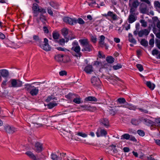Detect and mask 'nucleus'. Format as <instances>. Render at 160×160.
Instances as JSON below:
<instances>
[{
    "mask_svg": "<svg viewBox=\"0 0 160 160\" xmlns=\"http://www.w3.org/2000/svg\"><path fill=\"white\" fill-rule=\"evenodd\" d=\"M72 45L73 47L71 48V49L76 53V54L74 56L76 57H80L81 56V53L80 52L81 48L78 42L75 41L72 42Z\"/></svg>",
    "mask_w": 160,
    "mask_h": 160,
    "instance_id": "3",
    "label": "nucleus"
},
{
    "mask_svg": "<svg viewBox=\"0 0 160 160\" xmlns=\"http://www.w3.org/2000/svg\"><path fill=\"white\" fill-rule=\"evenodd\" d=\"M7 78H6L5 80H4L2 81L1 85V87L2 88H5V86H6V85H7Z\"/></svg>",
    "mask_w": 160,
    "mask_h": 160,
    "instance_id": "55",
    "label": "nucleus"
},
{
    "mask_svg": "<svg viewBox=\"0 0 160 160\" xmlns=\"http://www.w3.org/2000/svg\"><path fill=\"white\" fill-rule=\"evenodd\" d=\"M0 75L1 77L7 78L9 75V71L6 69H2L0 70Z\"/></svg>",
    "mask_w": 160,
    "mask_h": 160,
    "instance_id": "10",
    "label": "nucleus"
},
{
    "mask_svg": "<svg viewBox=\"0 0 160 160\" xmlns=\"http://www.w3.org/2000/svg\"><path fill=\"white\" fill-rule=\"evenodd\" d=\"M130 14H132L133 15H135V8L132 7H130Z\"/></svg>",
    "mask_w": 160,
    "mask_h": 160,
    "instance_id": "53",
    "label": "nucleus"
},
{
    "mask_svg": "<svg viewBox=\"0 0 160 160\" xmlns=\"http://www.w3.org/2000/svg\"><path fill=\"white\" fill-rule=\"evenodd\" d=\"M100 122L102 125L104 126L106 128H108L109 126V122L107 118H103L101 119Z\"/></svg>",
    "mask_w": 160,
    "mask_h": 160,
    "instance_id": "15",
    "label": "nucleus"
},
{
    "mask_svg": "<svg viewBox=\"0 0 160 160\" xmlns=\"http://www.w3.org/2000/svg\"><path fill=\"white\" fill-rule=\"evenodd\" d=\"M38 87L36 88L34 86L32 89L30 91L29 93L32 96H37L39 90L38 88Z\"/></svg>",
    "mask_w": 160,
    "mask_h": 160,
    "instance_id": "14",
    "label": "nucleus"
},
{
    "mask_svg": "<svg viewBox=\"0 0 160 160\" xmlns=\"http://www.w3.org/2000/svg\"><path fill=\"white\" fill-rule=\"evenodd\" d=\"M43 149V144L39 142H35L34 145V150L37 152H41Z\"/></svg>",
    "mask_w": 160,
    "mask_h": 160,
    "instance_id": "5",
    "label": "nucleus"
},
{
    "mask_svg": "<svg viewBox=\"0 0 160 160\" xmlns=\"http://www.w3.org/2000/svg\"><path fill=\"white\" fill-rule=\"evenodd\" d=\"M40 19L44 24L45 23L44 21L46 20L45 17L42 14H41L40 15Z\"/></svg>",
    "mask_w": 160,
    "mask_h": 160,
    "instance_id": "45",
    "label": "nucleus"
},
{
    "mask_svg": "<svg viewBox=\"0 0 160 160\" xmlns=\"http://www.w3.org/2000/svg\"><path fill=\"white\" fill-rule=\"evenodd\" d=\"M57 42H58L59 45L63 46L64 45L65 41L64 39L62 38L59 39V40L58 41H57Z\"/></svg>",
    "mask_w": 160,
    "mask_h": 160,
    "instance_id": "43",
    "label": "nucleus"
},
{
    "mask_svg": "<svg viewBox=\"0 0 160 160\" xmlns=\"http://www.w3.org/2000/svg\"><path fill=\"white\" fill-rule=\"evenodd\" d=\"M33 40L38 44V46L42 49L46 51L51 50V48L48 44V41L47 38H44L43 42L42 41V39L39 38L38 35H33Z\"/></svg>",
    "mask_w": 160,
    "mask_h": 160,
    "instance_id": "1",
    "label": "nucleus"
},
{
    "mask_svg": "<svg viewBox=\"0 0 160 160\" xmlns=\"http://www.w3.org/2000/svg\"><path fill=\"white\" fill-rule=\"evenodd\" d=\"M52 100H57V98L55 97L52 95H51L50 96H48L47 99L45 101L47 102H49Z\"/></svg>",
    "mask_w": 160,
    "mask_h": 160,
    "instance_id": "27",
    "label": "nucleus"
},
{
    "mask_svg": "<svg viewBox=\"0 0 160 160\" xmlns=\"http://www.w3.org/2000/svg\"><path fill=\"white\" fill-rule=\"evenodd\" d=\"M91 40L93 43H96L97 40L96 36L95 35L92 36L91 37Z\"/></svg>",
    "mask_w": 160,
    "mask_h": 160,
    "instance_id": "47",
    "label": "nucleus"
},
{
    "mask_svg": "<svg viewBox=\"0 0 160 160\" xmlns=\"http://www.w3.org/2000/svg\"><path fill=\"white\" fill-rule=\"evenodd\" d=\"M140 22L142 24V26L144 27H146L147 26V22L144 20H141Z\"/></svg>",
    "mask_w": 160,
    "mask_h": 160,
    "instance_id": "46",
    "label": "nucleus"
},
{
    "mask_svg": "<svg viewBox=\"0 0 160 160\" xmlns=\"http://www.w3.org/2000/svg\"><path fill=\"white\" fill-rule=\"evenodd\" d=\"M126 107L130 110H135L137 108L136 107L133 105L132 104H129L128 103L126 102Z\"/></svg>",
    "mask_w": 160,
    "mask_h": 160,
    "instance_id": "21",
    "label": "nucleus"
},
{
    "mask_svg": "<svg viewBox=\"0 0 160 160\" xmlns=\"http://www.w3.org/2000/svg\"><path fill=\"white\" fill-rule=\"evenodd\" d=\"M135 15H133L132 14H130L129 15L128 20L129 23H132L136 20L137 17H135Z\"/></svg>",
    "mask_w": 160,
    "mask_h": 160,
    "instance_id": "17",
    "label": "nucleus"
},
{
    "mask_svg": "<svg viewBox=\"0 0 160 160\" xmlns=\"http://www.w3.org/2000/svg\"><path fill=\"white\" fill-rule=\"evenodd\" d=\"M101 136H106L107 133L106 130L101 129L100 130Z\"/></svg>",
    "mask_w": 160,
    "mask_h": 160,
    "instance_id": "42",
    "label": "nucleus"
},
{
    "mask_svg": "<svg viewBox=\"0 0 160 160\" xmlns=\"http://www.w3.org/2000/svg\"><path fill=\"white\" fill-rule=\"evenodd\" d=\"M60 157H62V159L63 158V160H68V158L67 156L66 153L63 152L60 153Z\"/></svg>",
    "mask_w": 160,
    "mask_h": 160,
    "instance_id": "40",
    "label": "nucleus"
},
{
    "mask_svg": "<svg viewBox=\"0 0 160 160\" xmlns=\"http://www.w3.org/2000/svg\"><path fill=\"white\" fill-rule=\"evenodd\" d=\"M39 9L38 5L36 3H34L33 4L32 9L33 12H38V9Z\"/></svg>",
    "mask_w": 160,
    "mask_h": 160,
    "instance_id": "34",
    "label": "nucleus"
},
{
    "mask_svg": "<svg viewBox=\"0 0 160 160\" xmlns=\"http://www.w3.org/2000/svg\"><path fill=\"white\" fill-rule=\"evenodd\" d=\"M4 129L6 132L9 133H13L16 131V129L12 126L6 125L4 127Z\"/></svg>",
    "mask_w": 160,
    "mask_h": 160,
    "instance_id": "8",
    "label": "nucleus"
},
{
    "mask_svg": "<svg viewBox=\"0 0 160 160\" xmlns=\"http://www.w3.org/2000/svg\"><path fill=\"white\" fill-rule=\"evenodd\" d=\"M85 100L87 101H91L97 102L98 101L97 99L94 97L89 96L86 97L85 98Z\"/></svg>",
    "mask_w": 160,
    "mask_h": 160,
    "instance_id": "24",
    "label": "nucleus"
},
{
    "mask_svg": "<svg viewBox=\"0 0 160 160\" xmlns=\"http://www.w3.org/2000/svg\"><path fill=\"white\" fill-rule=\"evenodd\" d=\"M158 51L156 49L153 50L152 52V54L153 55H157L158 54Z\"/></svg>",
    "mask_w": 160,
    "mask_h": 160,
    "instance_id": "58",
    "label": "nucleus"
},
{
    "mask_svg": "<svg viewBox=\"0 0 160 160\" xmlns=\"http://www.w3.org/2000/svg\"><path fill=\"white\" fill-rule=\"evenodd\" d=\"M109 147L111 149V150L113 151V154L118 152V150L116 148V146L112 144Z\"/></svg>",
    "mask_w": 160,
    "mask_h": 160,
    "instance_id": "32",
    "label": "nucleus"
},
{
    "mask_svg": "<svg viewBox=\"0 0 160 160\" xmlns=\"http://www.w3.org/2000/svg\"><path fill=\"white\" fill-rule=\"evenodd\" d=\"M144 120L146 124L148 126L152 125L154 124V122L147 118L144 119Z\"/></svg>",
    "mask_w": 160,
    "mask_h": 160,
    "instance_id": "28",
    "label": "nucleus"
},
{
    "mask_svg": "<svg viewBox=\"0 0 160 160\" xmlns=\"http://www.w3.org/2000/svg\"><path fill=\"white\" fill-rule=\"evenodd\" d=\"M25 89L28 91H30L34 86L32 85V84H27L25 85Z\"/></svg>",
    "mask_w": 160,
    "mask_h": 160,
    "instance_id": "25",
    "label": "nucleus"
},
{
    "mask_svg": "<svg viewBox=\"0 0 160 160\" xmlns=\"http://www.w3.org/2000/svg\"><path fill=\"white\" fill-rule=\"evenodd\" d=\"M38 12L41 13L42 14L45 13L46 12V9L44 8H40L38 9Z\"/></svg>",
    "mask_w": 160,
    "mask_h": 160,
    "instance_id": "56",
    "label": "nucleus"
},
{
    "mask_svg": "<svg viewBox=\"0 0 160 160\" xmlns=\"http://www.w3.org/2000/svg\"><path fill=\"white\" fill-rule=\"evenodd\" d=\"M43 30L44 31L45 33H48L49 32V30L48 28L46 26H44L43 27Z\"/></svg>",
    "mask_w": 160,
    "mask_h": 160,
    "instance_id": "61",
    "label": "nucleus"
},
{
    "mask_svg": "<svg viewBox=\"0 0 160 160\" xmlns=\"http://www.w3.org/2000/svg\"><path fill=\"white\" fill-rule=\"evenodd\" d=\"M141 112H143L145 113H147L148 112V111L147 110L144 109L140 108H137Z\"/></svg>",
    "mask_w": 160,
    "mask_h": 160,
    "instance_id": "62",
    "label": "nucleus"
},
{
    "mask_svg": "<svg viewBox=\"0 0 160 160\" xmlns=\"http://www.w3.org/2000/svg\"><path fill=\"white\" fill-rule=\"evenodd\" d=\"M155 6L160 8V3L158 1H155L154 2Z\"/></svg>",
    "mask_w": 160,
    "mask_h": 160,
    "instance_id": "60",
    "label": "nucleus"
},
{
    "mask_svg": "<svg viewBox=\"0 0 160 160\" xmlns=\"http://www.w3.org/2000/svg\"><path fill=\"white\" fill-rule=\"evenodd\" d=\"M76 97L75 94L72 93H69L68 94L65 95V98L68 99L72 100Z\"/></svg>",
    "mask_w": 160,
    "mask_h": 160,
    "instance_id": "26",
    "label": "nucleus"
},
{
    "mask_svg": "<svg viewBox=\"0 0 160 160\" xmlns=\"http://www.w3.org/2000/svg\"><path fill=\"white\" fill-rule=\"evenodd\" d=\"M77 135L83 138H85L87 136V134L85 133H82V132H78L77 133Z\"/></svg>",
    "mask_w": 160,
    "mask_h": 160,
    "instance_id": "49",
    "label": "nucleus"
},
{
    "mask_svg": "<svg viewBox=\"0 0 160 160\" xmlns=\"http://www.w3.org/2000/svg\"><path fill=\"white\" fill-rule=\"evenodd\" d=\"M91 82L94 86L98 88L100 87L101 84L99 79L95 76L91 78Z\"/></svg>",
    "mask_w": 160,
    "mask_h": 160,
    "instance_id": "6",
    "label": "nucleus"
},
{
    "mask_svg": "<svg viewBox=\"0 0 160 160\" xmlns=\"http://www.w3.org/2000/svg\"><path fill=\"white\" fill-rule=\"evenodd\" d=\"M130 138V135L128 133H125L122 135L121 137V139H126L127 140L129 139Z\"/></svg>",
    "mask_w": 160,
    "mask_h": 160,
    "instance_id": "35",
    "label": "nucleus"
},
{
    "mask_svg": "<svg viewBox=\"0 0 160 160\" xmlns=\"http://www.w3.org/2000/svg\"><path fill=\"white\" fill-rule=\"evenodd\" d=\"M60 35L59 33L56 31H54L52 33V38L55 41H57V40L59 38Z\"/></svg>",
    "mask_w": 160,
    "mask_h": 160,
    "instance_id": "18",
    "label": "nucleus"
},
{
    "mask_svg": "<svg viewBox=\"0 0 160 160\" xmlns=\"http://www.w3.org/2000/svg\"><path fill=\"white\" fill-rule=\"evenodd\" d=\"M10 82L11 86L9 87L17 88L21 87L22 85V82L19 79H11Z\"/></svg>",
    "mask_w": 160,
    "mask_h": 160,
    "instance_id": "4",
    "label": "nucleus"
},
{
    "mask_svg": "<svg viewBox=\"0 0 160 160\" xmlns=\"http://www.w3.org/2000/svg\"><path fill=\"white\" fill-rule=\"evenodd\" d=\"M76 22H75V24L78 23L80 24H84L85 22L81 18H79L78 19L76 18Z\"/></svg>",
    "mask_w": 160,
    "mask_h": 160,
    "instance_id": "39",
    "label": "nucleus"
},
{
    "mask_svg": "<svg viewBox=\"0 0 160 160\" xmlns=\"http://www.w3.org/2000/svg\"><path fill=\"white\" fill-rule=\"evenodd\" d=\"M59 75L61 76H63L64 75H66L67 74V72L65 71H62L59 72Z\"/></svg>",
    "mask_w": 160,
    "mask_h": 160,
    "instance_id": "59",
    "label": "nucleus"
},
{
    "mask_svg": "<svg viewBox=\"0 0 160 160\" xmlns=\"http://www.w3.org/2000/svg\"><path fill=\"white\" fill-rule=\"evenodd\" d=\"M140 4L138 0H129V6L137 8Z\"/></svg>",
    "mask_w": 160,
    "mask_h": 160,
    "instance_id": "9",
    "label": "nucleus"
},
{
    "mask_svg": "<svg viewBox=\"0 0 160 160\" xmlns=\"http://www.w3.org/2000/svg\"><path fill=\"white\" fill-rule=\"evenodd\" d=\"M131 122L132 124L135 126H137L139 124V121L135 119H132L131 120Z\"/></svg>",
    "mask_w": 160,
    "mask_h": 160,
    "instance_id": "37",
    "label": "nucleus"
},
{
    "mask_svg": "<svg viewBox=\"0 0 160 160\" xmlns=\"http://www.w3.org/2000/svg\"><path fill=\"white\" fill-rule=\"evenodd\" d=\"M154 38H151V39L149 42V45L152 46V47H153L154 45Z\"/></svg>",
    "mask_w": 160,
    "mask_h": 160,
    "instance_id": "57",
    "label": "nucleus"
},
{
    "mask_svg": "<svg viewBox=\"0 0 160 160\" xmlns=\"http://www.w3.org/2000/svg\"><path fill=\"white\" fill-rule=\"evenodd\" d=\"M122 65L119 64H118L116 65H114L113 66V68L114 70H117L122 68Z\"/></svg>",
    "mask_w": 160,
    "mask_h": 160,
    "instance_id": "48",
    "label": "nucleus"
},
{
    "mask_svg": "<svg viewBox=\"0 0 160 160\" xmlns=\"http://www.w3.org/2000/svg\"><path fill=\"white\" fill-rule=\"evenodd\" d=\"M25 154L32 160H38L39 159V158H37L33 153L31 151H27L25 152Z\"/></svg>",
    "mask_w": 160,
    "mask_h": 160,
    "instance_id": "12",
    "label": "nucleus"
},
{
    "mask_svg": "<svg viewBox=\"0 0 160 160\" xmlns=\"http://www.w3.org/2000/svg\"><path fill=\"white\" fill-rule=\"evenodd\" d=\"M63 55L61 54H58L54 57V58L56 61L58 62H61L63 61L62 58Z\"/></svg>",
    "mask_w": 160,
    "mask_h": 160,
    "instance_id": "20",
    "label": "nucleus"
},
{
    "mask_svg": "<svg viewBox=\"0 0 160 160\" xmlns=\"http://www.w3.org/2000/svg\"><path fill=\"white\" fill-rule=\"evenodd\" d=\"M146 84L147 87L152 90L154 89L155 87V85L153 83H152L150 81L147 82Z\"/></svg>",
    "mask_w": 160,
    "mask_h": 160,
    "instance_id": "22",
    "label": "nucleus"
},
{
    "mask_svg": "<svg viewBox=\"0 0 160 160\" xmlns=\"http://www.w3.org/2000/svg\"><path fill=\"white\" fill-rule=\"evenodd\" d=\"M73 102L77 104H80L81 103V100L80 98H74L73 100Z\"/></svg>",
    "mask_w": 160,
    "mask_h": 160,
    "instance_id": "44",
    "label": "nucleus"
},
{
    "mask_svg": "<svg viewBox=\"0 0 160 160\" xmlns=\"http://www.w3.org/2000/svg\"><path fill=\"white\" fill-rule=\"evenodd\" d=\"M108 18L110 19V20H109L110 21L111 20L116 21L118 19V17L116 14L113 12L109 11Z\"/></svg>",
    "mask_w": 160,
    "mask_h": 160,
    "instance_id": "11",
    "label": "nucleus"
},
{
    "mask_svg": "<svg viewBox=\"0 0 160 160\" xmlns=\"http://www.w3.org/2000/svg\"><path fill=\"white\" fill-rule=\"evenodd\" d=\"M89 6H95L98 7V8H100L98 4L96 3V2L93 1H92V2L89 4Z\"/></svg>",
    "mask_w": 160,
    "mask_h": 160,
    "instance_id": "41",
    "label": "nucleus"
},
{
    "mask_svg": "<svg viewBox=\"0 0 160 160\" xmlns=\"http://www.w3.org/2000/svg\"><path fill=\"white\" fill-rule=\"evenodd\" d=\"M84 71L88 74H90L93 71V67L92 65L88 64L84 69Z\"/></svg>",
    "mask_w": 160,
    "mask_h": 160,
    "instance_id": "13",
    "label": "nucleus"
},
{
    "mask_svg": "<svg viewBox=\"0 0 160 160\" xmlns=\"http://www.w3.org/2000/svg\"><path fill=\"white\" fill-rule=\"evenodd\" d=\"M137 67L140 72L142 71L143 70V68L142 66L140 64H138L137 65Z\"/></svg>",
    "mask_w": 160,
    "mask_h": 160,
    "instance_id": "50",
    "label": "nucleus"
},
{
    "mask_svg": "<svg viewBox=\"0 0 160 160\" xmlns=\"http://www.w3.org/2000/svg\"><path fill=\"white\" fill-rule=\"evenodd\" d=\"M114 58L112 56H108L106 58V60L109 63H112L114 61Z\"/></svg>",
    "mask_w": 160,
    "mask_h": 160,
    "instance_id": "30",
    "label": "nucleus"
},
{
    "mask_svg": "<svg viewBox=\"0 0 160 160\" xmlns=\"http://www.w3.org/2000/svg\"><path fill=\"white\" fill-rule=\"evenodd\" d=\"M79 42L83 47V48L82 50V51L90 52L92 50L93 48V47L87 39H80Z\"/></svg>",
    "mask_w": 160,
    "mask_h": 160,
    "instance_id": "2",
    "label": "nucleus"
},
{
    "mask_svg": "<svg viewBox=\"0 0 160 160\" xmlns=\"http://www.w3.org/2000/svg\"><path fill=\"white\" fill-rule=\"evenodd\" d=\"M57 49V50L60 51H66L68 50L67 49L62 47H58Z\"/></svg>",
    "mask_w": 160,
    "mask_h": 160,
    "instance_id": "64",
    "label": "nucleus"
},
{
    "mask_svg": "<svg viewBox=\"0 0 160 160\" xmlns=\"http://www.w3.org/2000/svg\"><path fill=\"white\" fill-rule=\"evenodd\" d=\"M61 32L62 35L66 38L68 33V29L66 28H64L62 29Z\"/></svg>",
    "mask_w": 160,
    "mask_h": 160,
    "instance_id": "31",
    "label": "nucleus"
},
{
    "mask_svg": "<svg viewBox=\"0 0 160 160\" xmlns=\"http://www.w3.org/2000/svg\"><path fill=\"white\" fill-rule=\"evenodd\" d=\"M152 19L153 22V23L154 25H155V23L158 21V17H153L152 18Z\"/></svg>",
    "mask_w": 160,
    "mask_h": 160,
    "instance_id": "63",
    "label": "nucleus"
},
{
    "mask_svg": "<svg viewBox=\"0 0 160 160\" xmlns=\"http://www.w3.org/2000/svg\"><path fill=\"white\" fill-rule=\"evenodd\" d=\"M128 40L130 42L134 44L136 43V41L133 37L132 35L130 33L128 34Z\"/></svg>",
    "mask_w": 160,
    "mask_h": 160,
    "instance_id": "19",
    "label": "nucleus"
},
{
    "mask_svg": "<svg viewBox=\"0 0 160 160\" xmlns=\"http://www.w3.org/2000/svg\"><path fill=\"white\" fill-rule=\"evenodd\" d=\"M149 33V32L147 29H144L139 31L138 34L139 37H142L143 35H148Z\"/></svg>",
    "mask_w": 160,
    "mask_h": 160,
    "instance_id": "16",
    "label": "nucleus"
},
{
    "mask_svg": "<svg viewBox=\"0 0 160 160\" xmlns=\"http://www.w3.org/2000/svg\"><path fill=\"white\" fill-rule=\"evenodd\" d=\"M80 106L82 108H84V109H83L84 110H89L90 107V106H88L87 105H80Z\"/></svg>",
    "mask_w": 160,
    "mask_h": 160,
    "instance_id": "54",
    "label": "nucleus"
},
{
    "mask_svg": "<svg viewBox=\"0 0 160 160\" xmlns=\"http://www.w3.org/2000/svg\"><path fill=\"white\" fill-rule=\"evenodd\" d=\"M49 4L51 7L54 9H58L59 8L58 4L57 3L54 2L53 1L50 2H49Z\"/></svg>",
    "mask_w": 160,
    "mask_h": 160,
    "instance_id": "23",
    "label": "nucleus"
},
{
    "mask_svg": "<svg viewBox=\"0 0 160 160\" xmlns=\"http://www.w3.org/2000/svg\"><path fill=\"white\" fill-rule=\"evenodd\" d=\"M63 19L65 22L71 25H73L75 22H76V18H71L68 17H64Z\"/></svg>",
    "mask_w": 160,
    "mask_h": 160,
    "instance_id": "7",
    "label": "nucleus"
},
{
    "mask_svg": "<svg viewBox=\"0 0 160 160\" xmlns=\"http://www.w3.org/2000/svg\"><path fill=\"white\" fill-rule=\"evenodd\" d=\"M140 44L144 47H147L148 45V42L145 39H142L141 40Z\"/></svg>",
    "mask_w": 160,
    "mask_h": 160,
    "instance_id": "33",
    "label": "nucleus"
},
{
    "mask_svg": "<svg viewBox=\"0 0 160 160\" xmlns=\"http://www.w3.org/2000/svg\"><path fill=\"white\" fill-rule=\"evenodd\" d=\"M118 102H119L120 104L125 103L126 104V101L125 99L124 98H119L117 99Z\"/></svg>",
    "mask_w": 160,
    "mask_h": 160,
    "instance_id": "38",
    "label": "nucleus"
},
{
    "mask_svg": "<svg viewBox=\"0 0 160 160\" xmlns=\"http://www.w3.org/2000/svg\"><path fill=\"white\" fill-rule=\"evenodd\" d=\"M137 133L140 136H143L145 135L144 132L141 130H138L137 131Z\"/></svg>",
    "mask_w": 160,
    "mask_h": 160,
    "instance_id": "51",
    "label": "nucleus"
},
{
    "mask_svg": "<svg viewBox=\"0 0 160 160\" xmlns=\"http://www.w3.org/2000/svg\"><path fill=\"white\" fill-rule=\"evenodd\" d=\"M57 105V104L56 103L51 102L48 104L47 106L48 108L52 109Z\"/></svg>",
    "mask_w": 160,
    "mask_h": 160,
    "instance_id": "36",
    "label": "nucleus"
},
{
    "mask_svg": "<svg viewBox=\"0 0 160 160\" xmlns=\"http://www.w3.org/2000/svg\"><path fill=\"white\" fill-rule=\"evenodd\" d=\"M51 158L53 160H62V158L59 157L56 154L52 153L51 155Z\"/></svg>",
    "mask_w": 160,
    "mask_h": 160,
    "instance_id": "29",
    "label": "nucleus"
},
{
    "mask_svg": "<svg viewBox=\"0 0 160 160\" xmlns=\"http://www.w3.org/2000/svg\"><path fill=\"white\" fill-rule=\"evenodd\" d=\"M48 13L51 16H53V13L51 7H48L47 9Z\"/></svg>",
    "mask_w": 160,
    "mask_h": 160,
    "instance_id": "52",
    "label": "nucleus"
}]
</instances>
